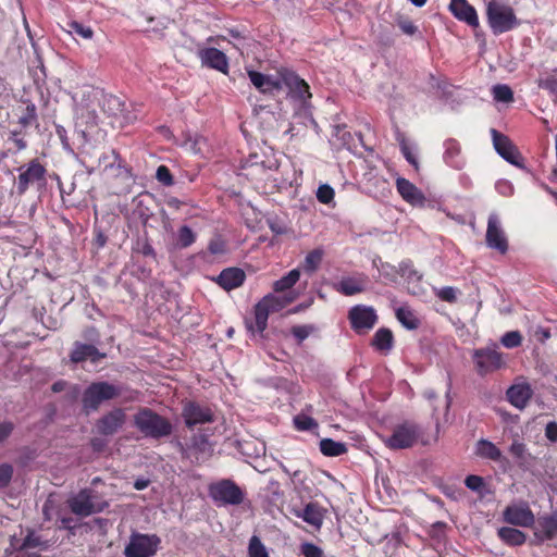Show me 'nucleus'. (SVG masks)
Returning a JSON list of instances; mask_svg holds the SVG:
<instances>
[{
	"label": "nucleus",
	"instance_id": "f257e3e1",
	"mask_svg": "<svg viewBox=\"0 0 557 557\" xmlns=\"http://www.w3.org/2000/svg\"><path fill=\"white\" fill-rule=\"evenodd\" d=\"M277 74L278 77L274 79L260 72L248 71L250 82L261 92H272L286 87L288 89V97L295 102L296 112L304 111L307 113L311 98L308 84L287 69L280 70Z\"/></svg>",
	"mask_w": 557,
	"mask_h": 557
},
{
	"label": "nucleus",
	"instance_id": "f03ea898",
	"mask_svg": "<svg viewBox=\"0 0 557 557\" xmlns=\"http://www.w3.org/2000/svg\"><path fill=\"white\" fill-rule=\"evenodd\" d=\"M134 425L146 437L154 440L166 437L173 431V426L168 419L149 408H143L134 416Z\"/></svg>",
	"mask_w": 557,
	"mask_h": 557
},
{
	"label": "nucleus",
	"instance_id": "7ed1b4c3",
	"mask_svg": "<svg viewBox=\"0 0 557 557\" xmlns=\"http://www.w3.org/2000/svg\"><path fill=\"white\" fill-rule=\"evenodd\" d=\"M486 17L494 35L507 33L519 25L513 9L499 0H488Z\"/></svg>",
	"mask_w": 557,
	"mask_h": 557
},
{
	"label": "nucleus",
	"instance_id": "20e7f679",
	"mask_svg": "<svg viewBox=\"0 0 557 557\" xmlns=\"http://www.w3.org/2000/svg\"><path fill=\"white\" fill-rule=\"evenodd\" d=\"M103 91L91 86H86L79 95L73 96L75 102V116L82 121L86 126H94L97 124L96 107L100 106Z\"/></svg>",
	"mask_w": 557,
	"mask_h": 557
},
{
	"label": "nucleus",
	"instance_id": "39448f33",
	"mask_svg": "<svg viewBox=\"0 0 557 557\" xmlns=\"http://www.w3.org/2000/svg\"><path fill=\"white\" fill-rule=\"evenodd\" d=\"M417 443L428 445L429 441L424 438L422 428L409 421L397 424L392 434L384 438V444L391 449H406Z\"/></svg>",
	"mask_w": 557,
	"mask_h": 557
},
{
	"label": "nucleus",
	"instance_id": "423d86ee",
	"mask_svg": "<svg viewBox=\"0 0 557 557\" xmlns=\"http://www.w3.org/2000/svg\"><path fill=\"white\" fill-rule=\"evenodd\" d=\"M121 394V387L109 382L91 383L83 394V408L87 413L96 411L103 401L114 399Z\"/></svg>",
	"mask_w": 557,
	"mask_h": 557
},
{
	"label": "nucleus",
	"instance_id": "0eeeda50",
	"mask_svg": "<svg viewBox=\"0 0 557 557\" xmlns=\"http://www.w3.org/2000/svg\"><path fill=\"white\" fill-rule=\"evenodd\" d=\"M96 498L94 491L84 488L69 499V507L74 515L88 517L92 513L101 512L108 507L107 502L96 500Z\"/></svg>",
	"mask_w": 557,
	"mask_h": 557
},
{
	"label": "nucleus",
	"instance_id": "6e6552de",
	"mask_svg": "<svg viewBox=\"0 0 557 557\" xmlns=\"http://www.w3.org/2000/svg\"><path fill=\"white\" fill-rule=\"evenodd\" d=\"M18 172L16 181L18 195L25 194L30 185L38 184L42 186L46 184L47 171L37 159H33L27 164L20 166Z\"/></svg>",
	"mask_w": 557,
	"mask_h": 557
},
{
	"label": "nucleus",
	"instance_id": "1a4fd4ad",
	"mask_svg": "<svg viewBox=\"0 0 557 557\" xmlns=\"http://www.w3.org/2000/svg\"><path fill=\"white\" fill-rule=\"evenodd\" d=\"M160 544V539L156 535L132 534L128 544L124 548L125 557H151Z\"/></svg>",
	"mask_w": 557,
	"mask_h": 557
},
{
	"label": "nucleus",
	"instance_id": "9d476101",
	"mask_svg": "<svg viewBox=\"0 0 557 557\" xmlns=\"http://www.w3.org/2000/svg\"><path fill=\"white\" fill-rule=\"evenodd\" d=\"M209 492L214 500L225 505H239L244 500L243 491L231 480H221L210 485Z\"/></svg>",
	"mask_w": 557,
	"mask_h": 557
},
{
	"label": "nucleus",
	"instance_id": "9b49d317",
	"mask_svg": "<svg viewBox=\"0 0 557 557\" xmlns=\"http://www.w3.org/2000/svg\"><path fill=\"white\" fill-rule=\"evenodd\" d=\"M476 372L480 375L494 372L504 364L502 354L492 348L476 349L473 352Z\"/></svg>",
	"mask_w": 557,
	"mask_h": 557
},
{
	"label": "nucleus",
	"instance_id": "f8f14e48",
	"mask_svg": "<svg viewBox=\"0 0 557 557\" xmlns=\"http://www.w3.org/2000/svg\"><path fill=\"white\" fill-rule=\"evenodd\" d=\"M351 327L361 333L371 330L377 321V315L372 307L357 305L349 310Z\"/></svg>",
	"mask_w": 557,
	"mask_h": 557
},
{
	"label": "nucleus",
	"instance_id": "ddd939ff",
	"mask_svg": "<svg viewBox=\"0 0 557 557\" xmlns=\"http://www.w3.org/2000/svg\"><path fill=\"white\" fill-rule=\"evenodd\" d=\"M486 244L490 248L496 249L500 253L508 250L507 237L502 228L499 218L496 213H491L487 221Z\"/></svg>",
	"mask_w": 557,
	"mask_h": 557
},
{
	"label": "nucleus",
	"instance_id": "4468645a",
	"mask_svg": "<svg viewBox=\"0 0 557 557\" xmlns=\"http://www.w3.org/2000/svg\"><path fill=\"white\" fill-rule=\"evenodd\" d=\"M182 416L188 428L213 421L212 410L194 401H188L184 405Z\"/></svg>",
	"mask_w": 557,
	"mask_h": 557
},
{
	"label": "nucleus",
	"instance_id": "2eb2a0df",
	"mask_svg": "<svg viewBox=\"0 0 557 557\" xmlns=\"http://www.w3.org/2000/svg\"><path fill=\"white\" fill-rule=\"evenodd\" d=\"M126 414L121 408H115L97 421V430L102 435L115 434L125 423Z\"/></svg>",
	"mask_w": 557,
	"mask_h": 557
},
{
	"label": "nucleus",
	"instance_id": "dca6fc26",
	"mask_svg": "<svg viewBox=\"0 0 557 557\" xmlns=\"http://www.w3.org/2000/svg\"><path fill=\"white\" fill-rule=\"evenodd\" d=\"M100 106L106 114L117 120L121 125L124 122H131L133 119L128 113L125 112V102L117 96L107 95L103 92Z\"/></svg>",
	"mask_w": 557,
	"mask_h": 557
},
{
	"label": "nucleus",
	"instance_id": "f3484780",
	"mask_svg": "<svg viewBox=\"0 0 557 557\" xmlns=\"http://www.w3.org/2000/svg\"><path fill=\"white\" fill-rule=\"evenodd\" d=\"M492 137L497 153L511 164L518 165L520 153L512 141L505 135L492 129Z\"/></svg>",
	"mask_w": 557,
	"mask_h": 557
},
{
	"label": "nucleus",
	"instance_id": "a211bd4d",
	"mask_svg": "<svg viewBox=\"0 0 557 557\" xmlns=\"http://www.w3.org/2000/svg\"><path fill=\"white\" fill-rule=\"evenodd\" d=\"M504 519L510 524L531 527L534 523V515L528 505H512L504 510Z\"/></svg>",
	"mask_w": 557,
	"mask_h": 557
},
{
	"label": "nucleus",
	"instance_id": "6ab92c4d",
	"mask_svg": "<svg viewBox=\"0 0 557 557\" xmlns=\"http://www.w3.org/2000/svg\"><path fill=\"white\" fill-rule=\"evenodd\" d=\"M451 14L472 27L479 26V18L475 9L467 0H451L449 4Z\"/></svg>",
	"mask_w": 557,
	"mask_h": 557
},
{
	"label": "nucleus",
	"instance_id": "aec40b11",
	"mask_svg": "<svg viewBox=\"0 0 557 557\" xmlns=\"http://www.w3.org/2000/svg\"><path fill=\"white\" fill-rule=\"evenodd\" d=\"M396 187L397 191L403 197V199L410 203L411 206L424 205L425 197L423 193L410 181L404 177H398L396 180Z\"/></svg>",
	"mask_w": 557,
	"mask_h": 557
},
{
	"label": "nucleus",
	"instance_id": "412c9836",
	"mask_svg": "<svg viewBox=\"0 0 557 557\" xmlns=\"http://www.w3.org/2000/svg\"><path fill=\"white\" fill-rule=\"evenodd\" d=\"M202 64L226 73L228 69L227 58L224 52L215 48H206L199 51Z\"/></svg>",
	"mask_w": 557,
	"mask_h": 557
},
{
	"label": "nucleus",
	"instance_id": "4be33fe9",
	"mask_svg": "<svg viewBox=\"0 0 557 557\" xmlns=\"http://www.w3.org/2000/svg\"><path fill=\"white\" fill-rule=\"evenodd\" d=\"M245 272L238 268H227L216 277V283L225 290L239 287L245 281Z\"/></svg>",
	"mask_w": 557,
	"mask_h": 557
},
{
	"label": "nucleus",
	"instance_id": "5701e85b",
	"mask_svg": "<svg viewBox=\"0 0 557 557\" xmlns=\"http://www.w3.org/2000/svg\"><path fill=\"white\" fill-rule=\"evenodd\" d=\"M103 357L104 354L99 352L96 346L82 343H75L74 349L70 356L71 361L75 363L85 361L87 359H90L91 361L96 362Z\"/></svg>",
	"mask_w": 557,
	"mask_h": 557
},
{
	"label": "nucleus",
	"instance_id": "b1692460",
	"mask_svg": "<svg viewBox=\"0 0 557 557\" xmlns=\"http://www.w3.org/2000/svg\"><path fill=\"white\" fill-rule=\"evenodd\" d=\"M532 396V389L527 384L513 385L507 391V397L511 405L524 408Z\"/></svg>",
	"mask_w": 557,
	"mask_h": 557
},
{
	"label": "nucleus",
	"instance_id": "393cba45",
	"mask_svg": "<svg viewBox=\"0 0 557 557\" xmlns=\"http://www.w3.org/2000/svg\"><path fill=\"white\" fill-rule=\"evenodd\" d=\"M188 449L195 455L196 459H206L212 455L213 447L208 437L202 434L194 435Z\"/></svg>",
	"mask_w": 557,
	"mask_h": 557
},
{
	"label": "nucleus",
	"instance_id": "a878e982",
	"mask_svg": "<svg viewBox=\"0 0 557 557\" xmlns=\"http://www.w3.org/2000/svg\"><path fill=\"white\" fill-rule=\"evenodd\" d=\"M371 345L381 352H389L394 345L392 331L386 327L379 329L372 338Z\"/></svg>",
	"mask_w": 557,
	"mask_h": 557
},
{
	"label": "nucleus",
	"instance_id": "bb28decb",
	"mask_svg": "<svg viewBox=\"0 0 557 557\" xmlns=\"http://www.w3.org/2000/svg\"><path fill=\"white\" fill-rule=\"evenodd\" d=\"M542 540H552L557 535V513L542 517L539 520L537 532Z\"/></svg>",
	"mask_w": 557,
	"mask_h": 557
},
{
	"label": "nucleus",
	"instance_id": "cd10ccee",
	"mask_svg": "<svg viewBox=\"0 0 557 557\" xmlns=\"http://www.w3.org/2000/svg\"><path fill=\"white\" fill-rule=\"evenodd\" d=\"M498 536L504 543L511 546L522 545L527 540V536L522 531L510 527L500 528L498 530Z\"/></svg>",
	"mask_w": 557,
	"mask_h": 557
},
{
	"label": "nucleus",
	"instance_id": "c85d7f7f",
	"mask_svg": "<svg viewBox=\"0 0 557 557\" xmlns=\"http://www.w3.org/2000/svg\"><path fill=\"white\" fill-rule=\"evenodd\" d=\"M298 517L317 529L321 528L323 523V515L319 506L312 503L306 505L302 512L298 513Z\"/></svg>",
	"mask_w": 557,
	"mask_h": 557
},
{
	"label": "nucleus",
	"instance_id": "c756f323",
	"mask_svg": "<svg viewBox=\"0 0 557 557\" xmlns=\"http://www.w3.org/2000/svg\"><path fill=\"white\" fill-rule=\"evenodd\" d=\"M261 300L271 310V312H276L292 304L295 300V296H276L268 294Z\"/></svg>",
	"mask_w": 557,
	"mask_h": 557
},
{
	"label": "nucleus",
	"instance_id": "7c9ffc66",
	"mask_svg": "<svg viewBox=\"0 0 557 557\" xmlns=\"http://www.w3.org/2000/svg\"><path fill=\"white\" fill-rule=\"evenodd\" d=\"M476 454L483 458L497 461L502 458V451L490 441L480 440L476 443Z\"/></svg>",
	"mask_w": 557,
	"mask_h": 557
},
{
	"label": "nucleus",
	"instance_id": "2f4dec72",
	"mask_svg": "<svg viewBox=\"0 0 557 557\" xmlns=\"http://www.w3.org/2000/svg\"><path fill=\"white\" fill-rule=\"evenodd\" d=\"M320 450L324 456L336 457L346 453L347 448L344 443L323 438L320 441Z\"/></svg>",
	"mask_w": 557,
	"mask_h": 557
},
{
	"label": "nucleus",
	"instance_id": "473e14b6",
	"mask_svg": "<svg viewBox=\"0 0 557 557\" xmlns=\"http://www.w3.org/2000/svg\"><path fill=\"white\" fill-rule=\"evenodd\" d=\"M336 290L343 295L352 296L363 290V284L359 280L346 277L338 282Z\"/></svg>",
	"mask_w": 557,
	"mask_h": 557
},
{
	"label": "nucleus",
	"instance_id": "72a5a7b5",
	"mask_svg": "<svg viewBox=\"0 0 557 557\" xmlns=\"http://www.w3.org/2000/svg\"><path fill=\"white\" fill-rule=\"evenodd\" d=\"M299 277L300 271L298 269L289 271L286 275L273 283L274 292L282 293L292 288L299 281Z\"/></svg>",
	"mask_w": 557,
	"mask_h": 557
},
{
	"label": "nucleus",
	"instance_id": "f704fd0d",
	"mask_svg": "<svg viewBox=\"0 0 557 557\" xmlns=\"http://www.w3.org/2000/svg\"><path fill=\"white\" fill-rule=\"evenodd\" d=\"M396 317L398 321L408 330H416L420 325L419 319L414 315V313L408 308H398L396 311Z\"/></svg>",
	"mask_w": 557,
	"mask_h": 557
},
{
	"label": "nucleus",
	"instance_id": "c9c22d12",
	"mask_svg": "<svg viewBox=\"0 0 557 557\" xmlns=\"http://www.w3.org/2000/svg\"><path fill=\"white\" fill-rule=\"evenodd\" d=\"M270 313H272L271 310L262 300L255 306V325L258 332H263L267 329Z\"/></svg>",
	"mask_w": 557,
	"mask_h": 557
},
{
	"label": "nucleus",
	"instance_id": "e433bc0d",
	"mask_svg": "<svg viewBox=\"0 0 557 557\" xmlns=\"http://www.w3.org/2000/svg\"><path fill=\"white\" fill-rule=\"evenodd\" d=\"M493 97L498 102H511L513 100V92L508 85L498 84L493 87Z\"/></svg>",
	"mask_w": 557,
	"mask_h": 557
},
{
	"label": "nucleus",
	"instance_id": "4c0bfd02",
	"mask_svg": "<svg viewBox=\"0 0 557 557\" xmlns=\"http://www.w3.org/2000/svg\"><path fill=\"white\" fill-rule=\"evenodd\" d=\"M207 144V140L202 137V136H199V135H187L186 136V139L183 144V146L194 152V153H200L202 152L203 150V147L206 146Z\"/></svg>",
	"mask_w": 557,
	"mask_h": 557
},
{
	"label": "nucleus",
	"instance_id": "58836bf2",
	"mask_svg": "<svg viewBox=\"0 0 557 557\" xmlns=\"http://www.w3.org/2000/svg\"><path fill=\"white\" fill-rule=\"evenodd\" d=\"M322 256L323 252L320 249H314L310 251L305 258L304 269L307 272H314L322 261Z\"/></svg>",
	"mask_w": 557,
	"mask_h": 557
},
{
	"label": "nucleus",
	"instance_id": "ea45409f",
	"mask_svg": "<svg viewBox=\"0 0 557 557\" xmlns=\"http://www.w3.org/2000/svg\"><path fill=\"white\" fill-rule=\"evenodd\" d=\"M249 557H269V554L258 536H252L248 546Z\"/></svg>",
	"mask_w": 557,
	"mask_h": 557
},
{
	"label": "nucleus",
	"instance_id": "a19ab883",
	"mask_svg": "<svg viewBox=\"0 0 557 557\" xmlns=\"http://www.w3.org/2000/svg\"><path fill=\"white\" fill-rule=\"evenodd\" d=\"M398 273L409 281H419L421 278V275L413 268L411 261H403L399 264Z\"/></svg>",
	"mask_w": 557,
	"mask_h": 557
},
{
	"label": "nucleus",
	"instance_id": "79ce46f5",
	"mask_svg": "<svg viewBox=\"0 0 557 557\" xmlns=\"http://www.w3.org/2000/svg\"><path fill=\"white\" fill-rule=\"evenodd\" d=\"M522 336L518 331H510L505 333L502 338L500 343L506 348H515L521 345Z\"/></svg>",
	"mask_w": 557,
	"mask_h": 557
},
{
	"label": "nucleus",
	"instance_id": "37998d69",
	"mask_svg": "<svg viewBox=\"0 0 557 557\" xmlns=\"http://www.w3.org/2000/svg\"><path fill=\"white\" fill-rule=\"evenodd\" d=\"M195 239L196 235L189 226L184 225L178 230V242L181 247H189L195 242Z\"/></svg>",
	"mask_w": 557,
	"mask_h": 557
},
{
	"label": "nucleus",
	"instance_id": "c03bdc74",
	"mask_svg": "<svg viewBox=\"0 0 557 557\" xmlns=\"http://www.w3.org/2000/svg\"><path fill=\"white\" fill-rule=\"evenodd\" d=\"M69 32L76 34L84 39H90L94 35V32L89 26H85L75 21L69 23Z\"/></svg>",
	"mask_w": 557,
	"mask_h": 557
},
{
	"label": "nucleus",
	"instance_id": "a18cd8bd",
	"mask_svg": "<svg viewBox=\"0 0 557 557\" xmlns=\"http://www.w3.org/2000/svg\"><path fill=\"white\" fill-rule=\"evenodd\" d=\"M400 150L406 158V160L416 169L419 170V162L418 159L412 150V148L409 146V144L406 141V139L403 137L399 141Z\"/></svg>",
	"mask_w": 557,
	"mask_h": 557
},
{
	"label": "nucleus",
	"instance_id": "49530a36",
	"mask_svg": "<svg viewBox=\"0 0 557 557\" xmlns=\"http://www.w3.org/2000/svg\"><path fill=\"white\" fill-rule=\"evenodd\" d=\"M294 424L299 431H308L318 426L315 420L308 416H296L294 418Z\"/></svg>",
	"mask_w": 557,
	"mask_h": 557
},
{
	"label": "nucleus",
	"instance_id": "de8ad7c7",
	"mask_svg": "<svg viewBox=\"0 0 557 557\" xmlns=\"http://www.w3.org/2000/svg\"><path fill=\"white\" fill-rule=\"evenodd\" d=\"M300 552L305 557H324L323 550L313 543H302L300 545Z\"/></svg>",
	"mask_w": 557,
	"mask_h": 557
},
{
	"label": "nucleus",
	"instance_id": "09e8293b",
	"mask_svg": "<svg viewBox=\"0 0 557 557\" xmlns=\"http://www.w3.org/2000/svg\"><path fill=\"white\" fill-rule=\"evenodd\" d=\"M314 331L315 327L313 325H296L292 329V334L301 343Z\"/></svg>",
	"mask_w": 557,
	"mask_h": 557
},
{
	"label": "nucleus",
	"instance_id": "8fccbe9b",
	"mask_svg": "<svg viewBox=\"0 0 557 557\" xmlns=\"http://www.w3.org/2000/svg\"><path fill=\"white\" fill-rule=\"evenodd\" d=\"M317 198L322 203H330L334 198V189L329 185H321L318 188Z\"/></svg>",
	"mask_w": 557,
	"mask_h": 557
},
{
	"label": "nucleus",
	"instance_id": "3c124183",
	"mask_svg": "<svg viewBox=\"0 0 557 557\" xmlns=\"http://www.w3.org/2000/svg\"><path fill=\"white\" fill-rule=\"evenodd\" d=\"M156 177L165 186H172L174 184L173 176L165 165H160L157 169Z\"/></svg>",
	"mask_w": 557,
	"mask_h": 557
},
{
	"label": "nucleus",
	"instance_id": "603ef678",
	"mask_svg": "<svg viewBox=\"0 0 557 557\" xmlns=\"http://www.w3.org/2000/svg\"><path fill=\"white\" fill-rule=\"evenodd\" d=\"M436 296L447 302H455L457 299V289L446 286L436 290Z\"/></svg>",
	"mask_w": 557,
	"mask_h": 557
},
{
	"label": "nucleus",
	"instance_id": "864d4df0",
	"mask_svg": "<svg viewBox=\"0 0 557 557\" xmlns=\"http://www.w3.org/2000/svg\"><path fill=\"white\" fill-rule=\"evenodd\" d=\"M397 25L404 34L409 36H413L418 30L417 26L408 18L398 17Z\"/></svg>",
	"mask_w": 557,
	"mask_h": 557
},
{
	"label": "nucleus",
	"instance_id": "5fc2aeb1",
	"mask_svg": "<svg viewBox=\"0 0 557 557\" xmlns=\"http://www.w3.org/2000/svg\"><path fill=\"white\" fill-rule=\"evenodd\" d=\"M12 474H13V468L12 466L8 465V463H3L0 466V487H5L11 479H12Z\"/></svg>",
	"mask_w": 557,
	"mask_h": 557
},
{
	"label": "nucleus",
	"instance_id": "6e6d98bb",
	"mask_svg": "<svg viewBox=\"0 0 557 557\" xmlns=\"http://www.w3.org/2000/svg\"><path fill=\"white\" fill-rule=\"evenodd\" d=\"M465 484L469 490L480 492L484 486V481L479 475H468L465 480Z\"/></svg>",
	"mask_w": 557,
	"mask_h": 557
},
{
	"label": "nucleus",
	"instance_id": "4d7b16f0",
	"mask_svg": "<svg viewBox=\"0 0 557 557\" xmlns=\"http://www.w3.org/2000/svg\"><path fill=\"white\" fill-rule=\"evenodd\" d=\"M42 545V541L39 535H37L35 532H29L24 541H23V547L25 548H35Z\"/></svg>",
	"mask_w": 557,
	"mask_h": 557
},
{
	"label": "nucleus",
	"instance_id": "13d9d810",
	"mask_svg": "<svg viewBox=\"0 0 557 557\" xmlns=\"http://www.w3.org/2000/svg\"><path fill=\"white\" fill-rule=\"evenodd\" d=\"M460 152V147L455 140L446 141L445 159L453 160Z\"/></svg>",
	"mask_w": 557,
	"mask_h": 557
},
{
	"label": "nucleus",
	"instance_id": "bf43d9fd",
	"mask_svg": "<svg viewBox=\"0 0 557 557\" xmlns=\"http://www.w3.org/2000/svg\"><path fill=\"white\" fill-rule=\"evenodd\" d=\"M509 451L510 454L518 458V459H523L524 458V455H525V445L523 443H520L518 441H515L510 447H509Z\"/></svg>",
	"mask_w": 557,
	"mask_h": 557
},
{
	"label": "nucleus",
	"instance_id": "052dcab7",
	"mask_svg": "<svg viewBox=\"0 0 557 557\" xmlns=\"http://www.w3.org/2000/svg\"><path fill=\"white\" fill-rule=\"evenodd\" d=\"M539 87L548 90L549 92L556 95L557 94V79L554 77H548L545 79L539 81Z\"/></svg>",
	"mask_w": 557,
	"mask_h": 557
},
{
	"label": "nucleus",
	"instance_id": "680f3d73",
	"mask_svg": "<svg viewBox=\"0 0 557 557\" xmlns=\"http://www.w3.org/2000/svg\"><path fill=\"white\" fill-rule=\"evenodd\" d=\"M379 270L383 276L391 280H394L395 274L398 273V270H396V268L389 263H382Z\"/></svg>",
	"mask_w": 557,
	"mask_h": 557
},
{
	"label": "nucleus",
	"instance_id": "e2e57ef3",
	"mask_svg": "<svg viewBox=\"0 0 557 557\" xmlns=\"http://www.w3.org/2000/svg\"><path fill=\"white\" fill-rule=\"evenodd\" d=\"M14 429L13 423L11 422H2L0 423V443L5 441L12 433Z\"/></svg>",
	"mask_w": 557,
	"mask_h": 557
},
{
	"label": "nucleus",
	"instance_id": "0e129e2a",
	"mask_svg": "<svg viewBox=\"0 0 557 557\" xmlns=\"http://www.w3.org/2000/svg\"><path fill=\"white\" fill-rule=\"evenodd\" d=\"M545 435L552 442L557 441V422L552 421L546 424Z\"/></svg>",
	"mask_w": 557,
	"mask_h": 557
},
{
	"label": "nucleus",
	"instance_id": "69168bd1",
	"mask_svg": "<svg viewBox=\"0 0 557 557\" xmlns=\"http://www.w3.org/2000/svg\"><path fill=\"white\" fill-rule=\"evenodd\" d=\"M209 250L213 255H219L224 252V244L220 239L211 240L209 244Z\"/></svg>",
	"mask_w": 557,
	"mask_h": 557
},
{
	"label": "nucleus",
	"instance_id": "338daca9",
	"mask_svg": "<svg viewBox=\"0 0 557 557\" xmlns=\"http://www.w3.org/2000/svg\"><path fill=\"white\" fill-rule=\"evenodd\" d=\"M36 120V107L34 104H28L26 107V115L22 119L24 124H28Z\"/></svg>",
	"mask_w": 557,
	"mask_h": 557
},
{
	"label": "nucleus",
	"instance_id": "774afa93",
	"mask_svg": "<svg viewBox=\"0 0 557 557\" xmlns=\"http://www.w3.org/2000/svg\"><path fill=\"white\" fill-rule=\"evenodd\" d=\"M269 226H270V230L276 235H282V234L287 233V228L276 221H269Z\"/></svg>",
	"mask_w": 557,
	"mask_h": 557
}]
</instances>
